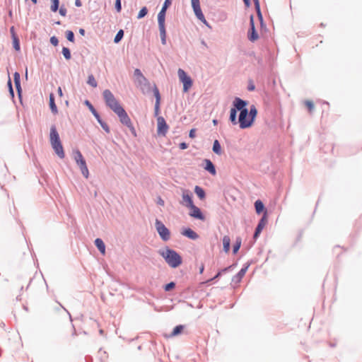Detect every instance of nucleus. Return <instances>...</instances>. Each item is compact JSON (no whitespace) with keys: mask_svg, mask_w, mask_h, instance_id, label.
<instances>
[{"mask_svg":"<svg viewBox=\"0 0 362 362\" xmlns=\"http://www.w3.org/2000/svg\"><path fill=\"white\" fill-rule=\"evenodd\" d=\"M259 21V23H260V31L261 33L263 32L264 30V31H267V25L264 23V18L262 17V19L261 18H258Z\"/></svg>","mask_w":362,"mask_h":362,"instance_id":"obj_45","label":"nucleus"},{"mask_svg":"<svg viewBox=\"0 0 362 362\" xmlns=\"http://www.w3.org/2000/svg\"><path fill=\"white\" fill-rule=\"evenodd\" d=\"M58 11H59V13L60 16H62L63 17H65L66 16L67 10L65 8L64 5L61 6L59 7V9L58 10Z\"/></svg>","mask_w":362,"mask_h":362,"instance_id":"obj_47","label":"nucleus"},{"mask_svg":"<svg viewBox=\"0 0 362 362\" xmlns=\"http://www.w3.org/2000/svg\"><path fill=\"white\" fill-rule=\"evenodd\" d=\"M83 104L88 107V109L90 110V112L92 113L93 116L98 113L97 110L94 107L93 104L88 100H85Z\"/></svg>","mask_w":362,"mask_h":362,"instance_id":"obj_33","label":"nucleus"},{"mask_svg":"<svg viewBox=\"0 0 362 362\" xmlns=\"http://www.w3.org/2000/svg\"><path fill=\"white\" fill-rule=\"evenodd\" d=\"M182 235L192 240H196L199 238V235L189 227H183L180 231Z\"/></svg>","mask_w":362,"mask_h":362,"instance_id":"obj_15","label":"nucleus"},{"mask_svg":"<svg viewBox=\"0 0 362 362\" xmlns=\"http://www.w3.org/2000/svg\"><path fill=\"white\" fill-rule=\"evenodd\" d=\"M122 124L126 126L127 128L133 125L131 118L128 119L125 122L122 123Z\"/></svg>","mask_w":362,"mask_h":362,"instance_id":"obj_57","label":"nucleus"},{"mask_svg":"<svg viewBox=\"0 0 362 362\" xmlns=\"http://www.w3.org/2000/svg\"><path fill=\"white\" fill-rule=\"evenodd\" d=\"M158 254L171 268H177L182 264L183 259L180 254L168 246L160 250Z\"/></svg>","mask_w":362,"mask_h":362,"instance_id":"obj_3","label":"nucleus"},{"mask_svg":"<svg viewBox=\"0 0 362 362\" xmlns=\"http://www.w3.org/2000/svg\"><path fill=\"white\" fill-rule=\"evenodd\" d=\"M49 106L52 113L54 115L58 113V108L55 103V97L53 93H51L49 95Z\"/></svg>","mask_w":362,"mask_h":362,"instance_id":"obj_20","label":"nucleus"},{"mask_svg":"<svg viewBox=\"0 0 362 362\" xmlns=\"http://www.w3.org/2000/svg\"><path fill=\"white\" fill-rule=\"evenodd\" d=\"M241 244H242V239L240 237H237L236 239H235V241L233 245V249H232V252H233V255H236L240 247H241Z\"/></svg>","mask_w":362,"mask_h":362,"instance_id":"obj_29","label":"nucleus"},{"mask_svg":"<svg viewBox=\"0 0 362 362\" xmlns=\"http://www.w3.org/2000/svg\"><path fill=\"white\" fill-rule=\"evenodd\" d=\"M86 362H93V358L90 356H86L85 357Z\"/></svg>","mask_w":362,"mask_h":362,"instance_id":"obj_64","label":"nucleus"},{"mask_svg":"<svg viewBox=\"0 0 362 362\" xmlns=\"http://www.w3.org/2000/svg\"><path fill=\"white\" fill-rule=\"evenodd\" d=\"M94 117L95 118V119L97 120V122H98V124L100 125V127L103 128V129L106 132V133H110V127L108 126V124L101 118L99 112L98 114H96L95 115H94Z\"/></svg>","mask_w":362,"mask_h":362,"instance_id":"obj_22","label":"nucleus"},{"mask_svg":"<svg viewBox=\"0 0 362 362\" xmlns=\"http://www.w3.org/2000/svg\"><path fill=\"white\" fill-rule=\"evenodd\" d=\"M148 88V86H146ZM152 91L153 93V96L156 98L155 102H161V95L159 91V89L158 88L157 86L154 83L153 88L151 87V88H148L147 93Z\"/></svg>","mask_w":362,"mask_h":362,"instance_id":"obj_27","label":"nucleus"},{"mask_svg":"<svg viewBox=\"0 0 362 362\" xmlns=\"http://www.w3.org/2000/svg\"><path fill=\"white\" fill-rule=\"evenodd\" d=\"M177 74L180 81L182 83L183 86L182 91L184 93L188 92L193 85V81L192 78L185 71L182 69H178Z\"/></svg>","mask_w":362,"mask_h":362,"instance_id":"obj_8","label":"nucleus"},{"mask_svg":"<svg viewBox=\"0 0 362 362\" xmlns=\"http://www.w3.org/2000/svg\"><path fill=\"white\" fill-rule=\"evenodd\" d=\"M15 87H16L17 95L19 99V101H20L21 104L23 105V90H22V87H21V83L18 84L17 86H15Z\"/></svg>","mask_w":362,"mask_h":362,"instance_id":"obj_39","label":"nucleus"},{"mask_svg":"<svg viewBox=\"0 0 362 362\" xmlns=\"http://www.w3.org/2000/svg\"><path fill=\"white\" fill-rule=\"evenodd\" d=\"M148 9L146 6L141 7L137 14V16H136L137 19H141V18H144L148 14Z\"/></svg>","mask_w":362,"mask_h":362,"instance_id":"obj_37","label":"nucleus"},{"mask_svg":"<svg viewBox=\"0 0 362 362\" xmlns=\"http://www.w3.org/2000/svg\"><path fill=\"white\" fill-rule=\"evenodd\" d=\"M62 54L66 60H70L71 59V52L69 47H62Z\"/></svg>","mask_w":362,"mask_h":362,"instance_id":"obj_34","label":"nucleus"},{"mask_svg":"<svg viewBox=\"0 0 362 362\" xmlns=\"http://www.w3.org/2000/svg\"><path fill=\"white\" fill-rule=\"evenodd\" d=\"M65 37L66 40L70 42H75V35L74 33L71 30H67L65 31Z\"/></svg>","mask_w":362,"mask_h":362,"instance_id":"obj_36","label":"nucleus"},{"mask_svg":"<svg viewBox=\"0 0 362 362\" xmlns=\"http://www.w3.org/2000/svg\"><path fill=\"white\" fill-rule=\"evenodd\" d=\"M173 0H165L161 9L157 15L158 30L160 37V42L163 45L167 43V30L165 25L166 13L168 8L172 5Z\"/></svg>","mask_w":362,"mask_h":362,"instance_id":"obj_2","label":"nucleus"},{"mask_svg":"<svg viewBox=\"0 0 362 362\" xmlns=\"http://www.w3.org/2000/svg\"><path fill=\"white\" fill-rule=\"evenodd\" d=\"M222 275L223 274H222L220 270H218V272L215 274V276H213L212 278H211L210 279H209L207 281V282H212L213 281L219 279Z\"/></svg>","mask_w":362,"mask_h":362,"instance_id":"obj_48","label":"nucleus"},{"mask_svg":"<svg viewBox=\"0 0 362 362\" xmlns=\"http://www.w3.org/2000/svg\"><path fill=\"white\" fill-rule=\"evenodd\" d=\"M268 223V214H264L261 218L259 220L258 223L255 229L254 233H253V243H255L257 240L259 238L261 233L262 232L263 229L264 228L265 226Z\"/></svg>","mask_w":362,"mask_h":362,"instance_id":"obj_9","label":"nucleus"},{"mask_svg":"<svg viewBox=\"0 0 362 362\" xmlns=\"http://www.w3.org/2000/svg\"><path fill=\"white\" fill-rule=\"evenodd\" d=\"M185 328V325H176L172 330L171 333L168 336V337H174L181 334Z\"/></svg>","mask_w":362,"mask_h":362,"instance_id":"obj_24","label":"nucleus"},{"mask_svg":"<svg viewBox=\"0 0 362 362\" xmlns=\"http://www.w3.org/2000/svg\"><path fill=\"white\" fill-rule=\"evenodd\" d=\"M160 103L161 102H155L153 115L156 117V119H158V117H160L159 115L160 112Z\"/></svg>","mask_w":362,"mask_h":362,"instance_id":"obj_40","label":"nucleus"},{"mask_svg":"<svg viewBox=\"0 0 362 362\" xmlns=\"http://www.w3.org/2000/svg\"><path fill=\"white\" fill-rule=\"evenodd\" d=\"M255 28V20L253 14L250 16V28Z\"/></svg>","mask_w":362,"mask_h":362,"instance_id":"obj_52","label":"nucleus"},{"mask_svg":"<svg viewBox=\"0 0 362 362\" xmlns=\"http://www.w3.org/2000/svg\"><path fill=\"white\" fill-rule=\"evenodd\" d=\"M246 8H249L251 6L250 0H243Z\"/></svg>","mask_w":362,"mask_h":362,"instance_id":"obj_61","label":"nucleus"},{"mask_svg":"<svg viewBox=\"0 0 362 362\" xmlns=\"http://www.w3.org/2000/svg\"><path fill=\"white\" fill-rule=\"evenodd\" d=\"M249 101L235 97L231 105L229 121L233 125L238 124L240 129H249L254 124L257 116V109L255 105L248 108Z\"/></svg>","mask_w":362,"mask_h":362,"instance_id":"obj_1","label":"nucleus"},{"mask_svg":"<svg viewBox=\"0 0 362 362\" xmlns=\"http://www.w3.org/2000/svg\"><path fill=\"white\" fill-rule=\"evenodd\" d=\"M11 39H12L13 48L16 52H20L21 51V42H20V39H19L18 36V35L13 36V38H11Z\"/></svg>","mask_w":362,"mask_h":362,"instance_id":"obj_30","label":"nucleus"},{"mask_svg":"<svg viewBox=\"0 0 362 362\" xmlns=\"http://www.w3.org/2000/svg\"><path fill=\"white\" fill-rule=\"evenodd\" d=\"M7 87H8V90H11V92L13 93V83H12V81L9 76H8V79L7 81Z\"/></svg>","mask_w":362,"mask_h":362,"instance_id":"obj_55","label":"nucleus"},{"mask_svg":"<svg viewBox=\"0 0 362 362\" xmlns=\"http://www.w3.org/2000/svg\"><path fill=\"white\" fill-rule=\"evenodd\" d=\"M57 93H58L59 97H62L64 95L63 91H62V89L61 87H58V88H57Z\"/></svg>","mask_w":362,"mask_h":362,"instance_id":"obj_62","label":"nucleus"},{"mask_svg":"<svg viewBox=\"0 0 362 362\" xmlns=\"http://www.w3.org/2000/svg\"><path fill=\"white\" fill-rule=\"evenodd\" d=\"M189 216L192 218L199 220L204 221L206 219L205 215L202 212L200 208L197 206L196 205H193L190 208H189Z\"/></svg>","mask_w":362,"mask_h":362,"instance_id":"obj_14","label":"nucleus"},{"mask_svg":"<svg viewBox=\"0 0 362 362\" xmlns=\"http://www.w3.org/2000/svg\"><path fill=\"white\" fill-rule=\"evenodd\" d=\"M202 167L206 171L209 173L211 175H216V165L210 159L204 158L203 160Z\"/></svg>","mask_w":362,"mask_h":362,"instance_id":"obj_16","label":"nucleus"},{"mask_svg":"<svg viewBox=\"0 0 362 362\" xmlns=\"http://www.w3.org/2000/svg\"><path fill=\"white\" fill-rule=\"evenodd\" d=\"M60 7L59 0H51L50 11L53 13L58 11Z\"/></svg>","mask_w":362,"mask_h":362,"instance_id":"obj_32","label":"nucleus"},{"mask_svg":"<svg viewBox=\"0 0 362 362\" xmlns=\"http://www.w3.org/2000/svg\"><path fill=\"white\" fill-rule=\"evenodd\" d=\"M122 124L126 126L127 128L133 125L131 118L128 119L125 122L122 123Z\"/></svg>","mask_w":362,"mask_h":362,"instance_id":"obj_58","label":"nucleus"},{"mask_svg":"<svg viewBox=\"0 0 362 362\" xmlns=\"http://www.w3.org/2000/svg\"><path fill=\"white\" fill-rule=\"evenodd\" d=\"M223 243V251L226 253H228L230 249V238L228 235L223 236L222 239Z\"/></svg>","mask_w":362,"mask_h":362,"instance_id":"obj_26","label":"nucleus"},{"mask_svg":"<svg viewBox=\"0 0 362 362\" xmlns=\"http://www.w3.org/2000/svg\"><path fill=\"white\" fill-rule=\"evenodd\" d=\"M259 36L256 28H249L247 30V38L251 42H255Z\"/></svg>","mask_w":362,"mask_h":362,"instance_id":"obj_21","label":"nucleus"},{"mask_svg":"<svg viewBox=\"0 0 362 362\" xmlns=\"http://www.w3.org/2000/svg\"><path fill=\"white\" fill-rule=\"evenodd\" d=\"M204 271V264H202L201 266L199 268V273L200 274H203Z\"/></svg>","mask_w":362,"mask_h":362,"instance_id":"obj_63","label":"nucleus"},{"mask_svg":"<svg viewBox=\"0 0 362 362\" xmlns=\"http://www.w3.org/2000/svg\"><path fill=\"white\" fill-rule=\"evenodd\" d=\"M233 268V265H230L228 267H226L223 269H220V271L221 272V273L223 274L224 273H226V272L230 271Z\"/></svg>","mask_w":362,"mask_h":362,"instance_id":"obj_56","label":"nucleus"},{"mask_svg":"<svg viewBox=\"0 0 362 362\" xmlns=\"http://www.w3.org/2000/svg\"><path fill=\"white\" fill-rule=\"evenodd\" d=\"M188 146H189V144L185 141H182L179 144V148L181 150H185L188 148Z\"/></svg>","mask_w":362,"mask_h":362,"instance_id":"obj_53","label":"nucleus"},{"mask_svg":"<svg viewBox=\"0 0 362 362\" xmlns=\"http://www.w3.org/2000/svg\"><path fill=\"white\" fill-rule=\"evenodd\" d=\"M255 11H256V13H257V18L262 19L263 16H262V11H261L260 4H259V6L257 5H255Z\"/></svg>","mask_w":362,"mask_h":362,"instance_id":"obj_49","label":"nucleus"},{"mask_svg":"<svg viewBox=\"0 0 362 362\" xmlns=\"http://www.w3.org/2000/svg\"><path fill=\"white\" fill-rule=\"evenodd\" d=\"M115 113L117 115L121 124L125 122L128 119L130 118L123 106L118 110L115 111Z\"/></svg>","mask_w":362,"mask_h":362,"instance_id":"obj_19","label":"nucleus"},{"mask_svg":"<svg viewBox=\"0 0 362 362\" xmlns=\"http://www.w3.org/2000/svg\"><path fill=\"white\" fill-rule=\"evenodd\" d=\"M304 103L309 112L311 113L315 108L314 103L312 100H307Z\"/></svg>","mask_w":362,"mask_h":362,"instance_id":"obj_41","label":"nucleus"},{"mask_svg":"<svg viewBox=\"0 0 362 362\" xmlns=\"http://www.w3.org/2000/svg\"><path fill=\"white\" fill-rule=\"evenodd\" d=\"M10 33L11 35V38H13V36L17 35L14 26H11L10 28Z\"/></svg>","mask_w":362,"mask_h":362,"instance_id":"obj_60","label":"nucleus"},{"mask_svg":"<svg viewBox=\"0 0 362 362\" xmlns=\"http://www.w3.org/2000/svg\"><path fill=\"white\" fill-rule=\"evenodd\" d=\"M128 129H129L131 134H132V136L134 137H137V132H136V130L135 127H134V125L129 127Z\"/></svg>","mask_w":362,"mask_h":362,"instance_id":"obj_51","label":"nucleus"},{"mask_svg":"<svg viewBox=\"0 0 362 362\" xmlns=\"http://www.w3.org/2000/svg\"><path fill=\"white\" fill-rule=\"evenodd\" d=\"M176 286V283L175 281H170L167 283L163 286V288L165 292H169L173 290Z\"/></svg>","mask_w":362,"mask_h":362,"instance_id":"obj_35","label":"nucleus"},{"mask_svg":"<svg viewBox=\"0 0 362 362\" xmlns=\"http://www.w3.org/2000/svg\"><path fill=\"white\" fill-rule=\"evenodd\" d=\"M73 154L74 159L76 161L77 165L81 169L82 175L86 178H88L89 176V171L87 167L86 159L84 158L81 152L78 148H76L73 151Z\"/></svg>","mask_w":362,"mask_h":362,"instance_id":"obj_6","label":"nucleus"},{"mask_svg":"<svg viewBox=\"0 0 362 362\" xmlns=\"http://www.w3.org/2000/svg\"><path fill=\"white\" fill-rule=\"evenodd\" d=\"M124 35V30L122 29L119 30L114 37V40H113L114 43L118 44L119 42H120L122 41V40L123 39Z\"/></svg>","mask_w":362,"mask_h":362,"instance_id":"obj_31","label":"nucleus"},{"mask_svg":"<svg viewBox=\"0 0 362 362\" xmlns=\"http://www.w3.org/2000/svg\"><path fill=\"white\" fill-rule=\"evenodd\" d=\"M156 203L158 205L163 206L165 202L164 200L160 197H158Z\"/></svg>","mask_w":362,"mask_h":362,"instance_id":"obj_59","label":"nucleus"},{"mask_svg":"<svg viewBox=\"0 0 362 362\" xmlns=\"http://www.w3.org/2000/svg\"><path fill=\"white\" fill-rule=\"evenodd\" d=\"M49 42L52 45L57 47L59 45V39L57 36L53 35L49 38Z\"/></svg>","mask_w":362,"mask_h":362,"instance_id":"obj_44","label":"nucleus"},{"mask_svg":"<svg viewBox=\"0 0 362 362\" xmlns=\"http://www.w3.org/2000/svg\"><path fill=\"white\" fill-rule=\"evenodd\" d=\"M155 228L160 238L163 242H167L170 239L171 232L170 229L160 220L156 219Z\"/></svg>","mask_w":362,"mask_h":362,"instance_id":"obj_7","label":"nucleus"},{"mask_svg":"<svg viewBox=\"0 0 362 362\" xmlns=\"http://www.w3.org/2000/svg\"><path fill=\"white\" fill-rule=\"evenodd\" d=\"M194 192L200 200H204L206 199V194L203 187L196 185L194 189Z\"/></svg>","mask_w":362,"mask_h":362,"instance_id":"obj_25","label":"nucleus"},{"mask_svg":"<svg viewBox=\"0 0 362 362\" xmlns=\"http://www.w3.org/2000/svg\"><path fill=\"white\" fill-rule=\"evenodd\" d=\"M182 201L180 202L182 205L185 206L187 208H190L193 205H194L193 202V194L188 189H184L182 194Z\"/></svg>","mask_w":362,"mask_h":362,"instance_id":"obj_11","label":"nucleus"},{"mask_svg":"<svg viewBox=\"0 0 362 362\" xmlns=\"http://www.w3.org/2000/svg\"><path fill=\"white\" fill-rule=\"evenodd\" d=\"M191 6L197 18L202 21H205V16L202 12L199 0H191Z\"/></svg>","mask_w":362,"mask_h":362,"instance_id":"obj_12","label":"nucleus"},{"mask_svg":"<svg viewBox=\"0 0 362 362\" xmlns=\"http://www.w3.org/2000/svg\"><path fill=\"white\" fill-rule=\"evenodd\" d=\"M254 206L255 212L257 215L262 214L263 216L265 214H268L267 209L265 207L264 202L261 199H257L254 203Z\"/></svg>","mask_w":362,"mask_h":362,"instance_id":"obj_17","label":"nucleus"},{"mask_svg":"<svg viewBox=\"0 0 362 362\" xmlns=\"http://www.w3.org/2000/svg\"><path fill=\"white\" fill-rule=\"evenodd\" d=\"M103 96L106 106L112 110L114 112L122 107L120 103L115 98L113 93L109 89H105L103 92Z\"/></svg>","mask_w":362,"mask_h":362,"instance_id":"obj_5","label":"nucleus"},{"mask_svg":"<svg viewBox=\"0 0 362 362\" xmlns=\"http://www.w3.org/2000/svg\"><path fill=\"white\" fill-rule=\"evenodd\" d=\"M212 151L216 155H221L222 154V147L218 139H215L213 143L212 146Z\"/></svg>","mask_w":362,"mask_h":362,"instance_id":"obj_28","label":"nucleus"},{"mask_svg":"<svg viewBox=\"0 0 362 362\" xmlns=\"http://www.w3.org/2000/svg\"><path fill=\"white\" fill-rule=\"evenodd\" d=\"M13 81H14L15 86H17V85L21 83V74H20L19 72H18V71H15L14 72V74H13Z\"/></svg>","mask_w":362,"mask_h":362,"instance_id":"obj_42","label":"nucleus"},{"mask_svg":"<svg viewBox=\"0 0 362 362\" xmlns=\"http://www.w3.org/2000/svg\"><path fill=\"white\" fill-rule=\"evenodd\" d=\"M247 89L248 91H254L255 90V85L252 80L250 79L248 81Z\"/></svg>","mask_w":362,"mask_h":362,"instance_id":"obj_46","label":"nucleus"},{"mask_svg":"<svg viewBox=\"0 0 362 362\" xmlns=\"http://www.w3.org/2000/svg\"><path fill=\"white\" fill-rule=\"evenodd\" d=\"M251 263H252V261L247 262L246 263H245L243 265V267L240 269V270L235 275H234L233 276L232 281L234 282L235 284L240 283L242 281V279L244 277V276L245 275V274H246L247 271L248 270Z\"/></svg>","mask_w":362,"mask_h":362,"instance_id":"obj_13","label":"nucleus"},{"mask_svg":"<svg viewBox=\"0 0 362 362\" xmlns=\"http://www.w3.org/2000/svg\"><path fill=\"white\" fill-rule=\"evenodd\" d=\"M87 83L93 88H96L98 86V83L93 74L88 75Z\"/></svg>","mask_w":362,"mask_h":362,"instance_id":"obj_38","label":"nucleus"},{"mask_svg":"<svg viewBox=\"0 0 362 362\" xmlns=\"http://www.w3.org/2000/svg\"><path fill=\"white\" fill-rule=\"evenodd\" d=\"M122 0H115V9L117 13H120L122 11Z\"/></svg>","mask_w":362,"mask_h":362,"instance_id":"obj_43","label":"nucleus"},{"mask_svg":"<svg viewBox=\"0 0 362 362\" xmlns=\"http://www.w3.org/2000/svg\"><path fill=\"white\" fill-rule=\"evenodd\" d=\"M94 245L102 255L105 254V244L101 238H97L94 240Z\"/></svg>","mask_w":362,"mask_h":362,"instance_id":"obj_23","label":"nucleus"},{"mask_svg":"<svg viewBox=\"0 0 362 362\" xmlns=\"http://www.w3.org/2000/svg\"><path fill=\"white\" fill-rule=\"evenodd\" d=\"M255 60L257 61L258 65H259L260 66H264V61H263V59L261 56H257L255 57Z\"/></svg>","mask_w":362,"mask_h":362,"instance_id":"obj_50","label":"nucleus"},{"mask_svg":"<svg viewBox=\"0 0 362 362\" xmlns=\"http://www.w3.org/2000/svg\"><path fill=\"white\" fill-rule=\"evenodd\" d=\"M49 142L56 155L61 159L64 158V149L61 141L59 134L54 124H52L50 127Z\"/></svg>","mask_w":362,"mask_h":362,"instance_id":"obj_4","label":"nucleus"},{"mask_svg":"<svg viewBox=\"0 0 362 362\" xmlns=\"http://www.w3.org/2000/svg\"><path fill=\"white\" fill-rule=\"evenodd\" d=\"M134 74L139 78V82L140 84H143L145 86H148V88H151V83L147 80V78L144 76L142 72L139 69H136L134 70Z\"/></svg>","mask_w":362,"mask_h":362,"instance_id":"obj_18","label":"nucleus"},{"mask_svg":"<svg viewBox=\"0 0 362 362\" xmlns=\"http://www.w3.org/2000/svg\"><path fill=\"white\" fill-rule=\"evenodd\" d=\"M189 137L190 139H194L196 137V129L192 128L189 132Z\"/></svg>","mask_w":362,"mask_h":362,"instance_id":"obj_54","label":"nucleus"},{"mask_svg":"<svg viewBox=\"0 0 362 362\" xmlns=\"http://www.w3.org/2000/svg\"><path fill=\"white\" fill-rule=\"evenodd\" d=\"M169 126L163 117H158L157 119V134L165 136L168 132Z\"/></svg>","mask_w":362,"mask_h":362,"instance_id":"obj_10","label":"nucleus"}]
</instances>
